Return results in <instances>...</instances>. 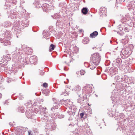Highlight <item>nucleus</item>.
<instances>
[{
    "mask_svg": "<svg viewBox=\"0 0 135 135\" xmlns=\"http://www.w3.org/2000/svg\"><path fill=\"white\" fill-rule=\"evenodd\" d=\"M23 51L22 50L19 49L18 50L17 47H16V50L11 53L12 60L15 62V64L13 65L14 66H13L12 70H10V69L7 67H3L4 68L2 69L3 70L6 72L8 71L9 73H16L18 70L19 66L20 65H25L28 63L27 58L24 59L23 57L22 59L23 56Z\"/></svg>",
    "mask_w": 135,
    "mask_h": 135,
    "instance_id": "obj_1",
    "label": "nucleus"
},
{
    "mask_svg": "<svg viewBox=\"0 0 135 135\" xmlns=\"http://www.w3.org/2000/svg\"><path fill=\"white\" fill-rule=\"evenodd\" d=\"M109 114L111 116L114 117L115 120L121 122L118 124V126L117 128V131H121L125 129V126L123 122H121L124 117L123 113H119L118 111L117 112L116 109L113 108H112L111 111L109 112Z\"/></svg>",
    "mask_w": 135,
    "mask_h": 135,
    "instance_id": "obj_2",
    "label": "nucleus"
},
{
    "mask_svg": "<svg viewBox=\"0 0 135 135\" xmlns=\"http://www.w3.org/2000/svg\"><path fill=\"white\" fill-rule=\"evenodd\" d=\"M131 21L130 18H128V16L125 15L121 20V23L118 26L119 29L120 31L117 33L120 35L122 36L124 33L123 31L125 32H129L130 26L128 24L129 22H128L129 21L130 22Z\"/></svg>",
    "mask_w": 135,
    "mask_h": 135,
    "instance_id": "obj_3",
    "label": "nucleus"
},
{
    "mask_svg": "<svg viewBox=\"0 0 135 135\" xmlns=\"http://www.w3.org/2000/svg\"><path fill=\"white\" fill-rule=\"evenodd\" d=\"M27 109L26 112V116L28 118L33 119H36L34 117L33 113L32 112L33 110H32L31 107L32 106V104L31 101L28 102L25 104Z\"/></svg>",
    "mask_w": 135,
    "mask_h": 135,
    "instance_id": "obj_4",
    "label": "nucleus"
},
{
    "mask_svg": "<svg viewBox=\"0 0 135 135\" xmlns=\"http://www.w3.org/2000/svg\"><path fill=\"white\" fill-rule=\"evenodd\" d=\"M93 91L92 85L88 84H86V85L84 86L83 89L81 91L82 92L83 97V99H85L86 98V94L89 93H92Z\"/></svg>",
    "mask_w": 135,
    "mask_h": 135,
    "instance_id": "obj_5",
    "label": "nucleus"
},
{
    "mask_svg": "<svg viewBox=\"0 0 135 135\" xmlns=\"http://www.w3.org/2000/svg\"><path fill=\"white\" fill-rule=\"evenodd\" d=\"M13 26L12 31L15 34H16V37H18L19 35H17L20 34L21 32L20 28V25L18 21L15 22L13 24Z\"/></svg>",
    "mask_w": 135,
    "mask_h": 135,
    "instance_id": "obj_6",
    "label": "nucleus"
},
{
    "mask_svg": "<svg viewBox=\"0 0 135 135\" xmlns=\"http://www.w3.org/2000/svg\"><path fill=\"white\" fill-rule=\"evenodd\" d=\"M90 58L91 60L90 61L98 65L100 62L101 56L99 53H97L92 55Z\"/></svg>",
    "mask_w": 135,
    "mask_h": 135,
    "instance_id": "obj_7",
    "label": "nucleus"
},
{
    "mask_svg": "<svg viewBox=\"0 0 135 135\" xmlns=\"http://www.w3.org/2000/svg\"><path fill=\"white\" fill-rule=\"evenodd\" d=\"M128 52L129 51L128 50H122L120 54L122 58L123 59H125L128 57L130 55L129 54Z\"/></svg>",
    "mask_w": 135,
    "mask_h": 135,
    "instance_id": "obj_8",
    "label": "nucleus"
},
{
    "mask_svg": "<svg viewBox=\"0 0 135 135\" xmlns=\"http://www.w3.org/2000/svg\"><path fill=\"white\" fill-rule=\"evenodd\" d=\"M47 124L45 128L47 129L48 130L52 131L53 130H54L56 128L55 124L53 123H47Z\"/></svg>",
    "mask_w": 135,
    "mask_h": 135,
    "instance_id": "obj_9",
    "label": "nucleus"
},
{
    "mask_svg": "<svg viewBox=\"0 0 135 135\" xmlns=\"http://www.w3.org/2000/svg\"><path fill=\"white\" fill-rule=\"evenodd\" d=\"M41 7L42 9L44 11H45L46 12H47L48 11H49L50 10L53 9V7L45 3L43 4Z\"/></svg>",
    "mask_w": 135,
    "mask_h": 135,
    "instance_id": "obj_10",
    "label": "nucleus"
},
{
    "mask_svg": "<svg viewBox=\"0 0 135 135\" xmlns=\"http://www.w3.org/2000/svg\"><path fill=\"white\" fill-rule=\"evenodd\" d=\"M9 40H10V38L9 39L8 38L3 37L1 38L0 41L1 43H3V44L4 46H7L8 45H9L11 44V42Z\"/></svg>",
    "mask_w": 135,
    "mask_h": 135,
    "instance_id": "obj_11",
    "label": "nucleus"
},
{
    "mask_svg": "<svg viewBox=\"0 0 135 135\" xmlns=\"http://www.w3.org/2000/svg\"><path fill=\"white\" fill-rule=\"evenodd\" d=\"M107 13L106 8L104 7H102L101 8L99 11V14L101 17H103L106 16Z\"/></svg>",
    "mask_w": 135,
    "mask_h": 135,
    "instance_id": "obj_12",
    "label": "nucleus"
},
{
    "mask_svg": "<svg viewBox=\"0 0 135 135\" xmlns=\"http://www.w3.org/2000/svg\"><path fill=\"white\" fill-rule=\"evenodd\" d=\"M14 9H11V12L10 13V17L11 19H16L17 17V11Z\"/></svg>",
    "mask_w": 135,
    "mask_h": 135,
    "instance_id": "obj_13",
    "label": "nucleus"
},
{
    "mask_svg": "<svg viewBox=\"0 0 135 135\" xmlns=\"http://www.w3.org/2000/svg\"><path fill=\"white\" fill-rule=\"evenodd\" d=\"M118 69L115 67H111L108 71L109 75L112 76L117 73Z\"/></svg>",
    "mask_w": 135,
    "mask_h": 135,
    "instance_id": "obj_14",
    "label": "nucleus"
},
{
    "mask_svg": "<svg viewBox=\"0 0 135 135\" xmlns=\"http://www.w3.org/2000/svg\"><path fill=\"white\" fill-rule=\"evenodd\" d=\"M23 55H26L31 54L32 52V50L31 48L28 47L25 49V51L22 50Z\"/></svg>",
    "mask_w": 135,
    "mask_h": 135,
    "instance_id": "obj_15",
    "label": "nucleus"
},
{
    "mask_svg": "<svg viewBox=\"0 0 135 135\" xmlns=\"http://www.w3.org/2000/svg\"><path fill=\"white\" fill-rule=\"evenodd\" d=\"M59 102L60 103H61V104H63L65 105H70L72 103L70 101V100L68 99L66 100L62 99L60 100Z\"/></svg>",
    "mask_w": 135,
    "mask_h": 135,
    "instance_id": "obj_16",
    "label": "nucleus"
},
{
    "mask_svg": "<svg viewBox=\"0 0 135 135\" xmlns=\"http://www.w3.org/2000/svg\"><path fill=\"white\" fill-rule=\"evenodd\" d=\"M30 62L31 64H33L37 61L36 56H31L29 59Z\"/></svg>",
    "mask_w": 135,
    "mask_h": 135,
    "instance_id": "obj_17",
    "label": "nucleus"
},
{
    "mask_svg": "<svg viewBox=\"0 0 135 135\" xmlns=\"http://www.w3.org/2000/svg\"><path fill=\"white\" fill-rule=\"evenodd\" d=\"M50 32L47 31H46L44 30V31L43 33L44 37L46 39H48L50 38Z\"/></svg>",
    "mask_w": 135,
    "mask_h": 135,
    "instance_id": "obj_18",
    "label": "nucleus"
},
{
    "mask_svg": "<svg viewBox=\"0 0 135 135\" xmlns=\"http://www.w3.org/2000/svg\"><path fill=\"white\" fill-rule=\"evenodd\" d=\"M27 129V128H25L23 127H21L18 131L19 134L20 135L24 134Z\"/></svg>",
    "mask_w": 135,
    "mask_h": 135,
    "instance_id": "obj_19",
    "label": "nucleus"
},
{
    "mask_svg": "<svg viewBox=\"0 0 135 135\" xmlns=\"http://www.w3.org/2000/svg\"><path fill=\"white\" fill-rule=\"evenodd\" d=\"M116 85L115 86V88L117 90H120V86L121 84H118V81H116L115 83H113L112 85V86H113V85Z\"/></svg>",
    "mask_w": 135,
    "mask_h": 135,
    "instance_id": "obj_20",
    "label": "nucleus"
},
{
    "mask_svg": "<svg viewBox=\"0 0 135 135\" xmlns=\"http://www.w3.org/2000/svg\"><path fill=\"white\" fill-rule=\"evenodd\" d=\"M10 54H8L3 56V60L4 61H9L11 59Z\"/></svg>",
    "mask_w": 135,
    "mask_h": 135,
    "instance_id": "obj_21",
    "label": "nucleus"
},
{
    "mask_svg": "<svg viewBox=\"0 0 135 135\" xmlns=\"http://www.w3.org/2000/svg\"><path fill=\"white\" fill-rule=\"evenodd\" d=\"M3 35H4V37L8 38L9 39V38H11L10 37L11 33L10 31H9L6 30L3 33Z\"/></svg>",
    "mask_w": 135,
    "mask_h": 135,
    "instance_id": "obj_22",
    "label": "nucleus"
},
{
    "mask_svg": "<svg viewBox=\"0 0 135 135\" xmlns=\"http://www.w3.org/2000/svg\"><path fill=\"white\" fill-rule=\"evenodd\" d=\"M11 4L12 5L11 3L10 2H6L5 3V5L4 6V8L5 9H10L11 8Z\"/></svg>",
    "mask_w": 135,
    "mask_h": 135,
    "instance_id": "obj_23",
    "label": "nucleus"
},
{
    "mask_svg": "<svg viewBox=\"0 0 135 135\" xmlns=\"http://www.w3.org/2000/svg\"><path fill=\"white\" fill-rule=\"evenodd\" d=\"M28 20L26 19H23L22 21L21 25L24 27H26L29 25Z\"/></svg>",
    "mask_w": 135,
    "mask_h": 135,
    "instance_id": "obj_24",
    "label": "nucleus"
},
{
    "mask_svg": "<svg viewBox=\"0 0 135 135\" xmlns=\"http://www.w3.org/2000/svg\"><path fill=\"white\" fill-rule=\"evenodd\" d=\"M114 61L115 62V65L117 66L119 68L120 65L121 64L122 62L121 60L120 59L118 58L117 59Z\"/></svg>",
    "mask_w": 135,
    "mask_h": 135,
    "instance_id": "obj_25",
    "label": "nucleus"
},
{
    "mask_svg": "<svg viewBox=\"0 0 135 135\" xmlns=\"http://www.w3.org/2000/svg\"><path fill=\"white\" fill-rule=\"evenodd\" d=\"M43 117H42L41 118V119L43 121L44 120V121H47V123L48 122H49V121L48 120L49 117H48V116H47V114L46 113H45V114H43Z\"/></svg>",
    "mask_w": 135,
    "mask_h": 135,
    "instance_id": "obj_26",
    "label": "nucleus"
},
{
    "mask_svg": "<svg viewBox=\"0 0 135 135\" xmlns=\"http://www.w3.org/2000/svg\"><path fill=\"white\" fill-rule=\"evenodd\" d=\"M79 97H80L81 99H79L77 100V102L79 103L80 104H82V102L83 100H84V99H83V94H79Z\"/></svg>",
    "mask_w": 135,
    "mask_h": 135,
    "instance_id": "obj_27",
    "label": "nucleus"
},
{
    "mask_svg": "<svg viewBox=\"0 0 135 135\" xmlns=\"http://www.w3.org/2000/svg\"><path fill=\"white\" fill-rule=\"evenodd\" d=\"M98 65V64H96L93 63V62L90 61V64H89V67L91 69H94Z\"/></svg>",
    "mask_w": 135,
    "mask_h": 135,
    "instance_id": "obj_28",
    "label": "nucleus"
},
{
    "mask_svg": "<svg viewBox=\"0 0 135 135\" xmlns=\"http://www.w3.org/2000/svg\"><path fill=\"white\" fill-rule=\"evenodd\" d=\"M68 113L70 116H74L75 113V111L74 109H71L68 111Z\"/></svg>",
    "mask_w": 135,
    "mask_h": 135,
    "instance_id": "obj_29",
    "label": "nucleus"
},
{
    "mask_svg": "<svg viewBox=\"0 0 135 135\" xmlns=\"http://www.w3.org/2000/svg\"><path fill=\"white\" fill-rule=\"evenodd\" d=\"M64 21L63 18L61 17L57 20L56 23L58 26H59L62 24Z\"/></svg>",
    "mask_w": 135,
    "mask_h": 135,
    "instance_id": "obj_30",
    "label": "nucleus"
},
{
    "mask_svg": "<svg viewBox=\"0 0 135 135\" xmlns=\"http://www.w3.org/2000/svg\"><path fill=\"white\" fill-rule=\"evenodd\" d=\"M98 35V32L97 31L93 32L92 33L90 34V36L91 37L93 38L96 37Z\"/></svg>",
    "mask_w": 135,
    "mask_h": 135,
    "instance_id": "obj_31",
    "label": "nucleus"
},
{
    "mask_svg": "<svg viewBox=\"0 0 135 135\" xmlns=\"http://www.w3.org/2000/svg\"><path fill=\"white\" fill-rule=\"evenodd\" d=\"M88 12V8L86 7H83L81 10V12L84 15H86Z\"/></svg>",
    "mask_w": 135,
    "mask_h": 135,
    "instance_id": "obj_32",
    "label": "nucleus"
},
{
    "mask_svg": "<svg viewBox=\"0 0 135 135\" xmlns=\"http://www.w3.org/2000/svg\"><path fill=\"white\" fill-rule=\"evenodd\" d=\"M53 17H54L52 18L53 19H57L58 20L61 17V16L57 13L55 14ZM52 17H53V16Z\"/></svg>",
    "mask_w": 135,
    "mask_h": 135,
    "instance_id": "obj_33",
    "label": "nucleus"
},
{
    "mask_svg": "<svg viewBox=\"0 0 135 135\" xmlns=\"http://www.w3.org/2000/svg\"><path fill=\"white\" fill-rule=\"evenodd\" d=\"M59 106L58 104H57L56 103H55L53 104V107L51 108V110L53 111L54 110L57 109Z\"/></svg>",
    "mask_w": 135,
    "mask_h": 135,
    "instance_id": "obj_34",
    "label": "nucleus"
},
{
    "mask_svg": "<svg viewBox=\"0 0 135 135\" xmlns=\"http://www.w3.org/2000/svg\"><path fill=\"white\" fill-rule=\"evenodd\" d=\"M47 110V109L46 107H43L41 108V113H43V114L46 113L47 112L46 111V110Z\"/></svg>",
    "mask_w": 135,
    "mask_h": 135,
    "instance_id": "obj_35",
    "label": "nucleus"
},
{
    "mask_svg": "<svg viewBox=\"0 0 135 135\" xmlns=\"http://www.w3.org/2000/svg\"><path fill=\"white\" fill-rule=\"evenodd\" d=\"M89 41V38L88 37H85L82 40V42L84 44H87Z\"/></svg>",
    "mask_w": 135,
    "mask_h": 135,
    "instance_id": "obj_36",
    "label": "nucleus"
},
{
    "mask_svg": "<svg viewBox=\"0 0 135 135\" xmlns=\"http://www.w3.org/2000/svg\"><path fill=\"white\" fill-rule=\"evenodd\" d=\"M11 25V23L8 21L6 22L3 24V25L5 27H8Z\"/></svg>",
    "mask_w": 135,
    "mask_h": 135,
    "instance_id": "obj_37",
    "label": "nucleus"
},
{
    "mask_svg": "<svg viewBox=\"0 0 135 135\" xmlns=\"http://www.w3.org/2000/svg\"><path fill=\"white\" fill-rule=\"evenodd\" d=\"M56 115L57 116V117H58L59 118H63L64 117V115L62 114H60L59 113H55Z\"/></svg>",
    "mask_w": 135,
    "mask_h": 135,
    "instance_id": "obj_38",
    "label": "nucleus"
},
{
    "mask_svg": "<svg viewBox=\"0 0 135 135\" xmlns=\"http://www.w3.org/2000/svg\"><path fill=\"white\" fill-rule=\"evenodd\" d=\"M49 91L48 90H45L43 91V93L46 96H48L49 95Z\"/></svg>",
    "mask_w": 135,
    "mask_h": 135,
    "instance_id": "obj_39",
    "label": "nucleus"
},
{
    "mask_svg": "<svg viewBox=\"0 0 135 135\" xmlns=\"http://www.w3.org/2000/svg\"><path fill=\"white\" fill-rule=\"evenodd\" d=\"M127 76L124 75L122 76L121 78V80L126 82L127 80Z\"/></svg>",
    "mask_w": 135,
    "mask_h": 135,
    "instance_id": "obj_40",
    "label": "nucleus"
},
{
    "mask_svg": "<svg viewBox=\"0 0 135 135\" xmlns=\"http://www.w3.org/2000/svg\"><path fill=\"white\" fill-rule=\"evenodd\" d=\"M81 89V87L78 85L77 86H75L74 89V90L76 91H80V90Z\"/></svg>",
    "mask_w": 135,
    "mask_h": 135,
    "instance_id": "obj_41",
    "label": "nucleus"
},
{
    "mask_svg": "<svg viewBox=\"0 0 135 135\" xmlns=\"http://www.w3.org/2000/svg\"><path fill=\"white\" fill-rule=\"evenodd\" d=\"M35 4L36 8H39L41 6V5L39 2H35Z\"/></svg>",
    "mask_w": 135,
    "mask_h": 135,
    "instance_id": "obj_42",
    "label": "nucleus"
},
{
    "mask_svg": "<svg viewBox=\"0 0 135 135\" xmlns=\"http://www.w3.org/2000/svg\"><path fill=\"white\" fill-rule=\"evenodd\" d=\"M18 111L21 113H23L24 111V109L22 107H20L18 109Z\"/></svg>",
    "mask_w": 135,
    "mask_h": 135,
    "instance_id": "obj_43",
    "label": "nucleus"
},
{
    "mask_svg": "<svg viewBox=\"0 0 135 135\" xmlns=\"http://www.w3.org/2000/svg\"><path fill=\"white\" fill-rule=\"evenodd\" d=\"M55 45L53 44H51L50 46V49L52 50H54L55 48Z\"/></svg>",
    "mask_w": 135,
    "mask_h": 135,
    "instance_id": "obj_44",
    "label": "nucleus"
},
{
    "mask_svg": "<svg viewBox=\"0 0 135 135\" xmlns=\"http://www.w3.org/2000/svg\"><path fill=\"white\" fill-rule=\"evenodd\" d=\"M18 98L20 100H22L24 98L23 95H22L21 94H19L18 95Z\"/></svg>",
    "mask_w": 135,
    "mask_h": 135,
    "instance_id": "obj_45",
    "label": "nucleus"
},
{
    "mask_svg": "<svg viewBox=\"0 0 135 135\" xmlns=\"http://www.w3.org/2000/svg\"><path fill=\"white\" fill-rule=\"evenodd\" d=\"M78 48L77 47H74L73 48V50L75 52H76L78 50Z\"/></svg>",
    "mask_w": 135,
    "mask_h": 135,
    "instance_id": "obj_46",
    "label": "nucleus"
},
{
    "mask_svg": "<svg viewBox=\"0 0 135 135\" xmlns=\"http://www.w3.org/2000/svg\"><path fill=\"white\" fill-rule=\"evenodd\" d=\"M121 78V77L119 76H116L115 78V80H116V81H117V80H118Z\"/></svg>",
    "mask_w": 135,
    "mask_h": 135,
    "instance_id": "obj_47",
    "label": "nucleus"
},
{
    "mask_svg": "<svg viewBox=\"0 0 135 135\" xmlns=\"http://www.w3.org/2000/svg\"><path fill=\"white\" fill-rule=\"evenodd\" d=\"M113 96H112L111 97V98H112L111 100L113 102L115 103L116 102H117L116 99V98H113Z\"/></svg>",
    "mask_w": 135,
    "mask_h": 135,
    "instance_id": "obj_48",
    "label": "nucleus"
},
{
    "mask_svg": "<svg viewBox=\"0 0 135 135\" xmlns=\"http://www.w3.org/2000/svg\"><path fill=\"white\" fill-rule=\"evenodd\" d=\"M129 48L131 50H132L134 47L133 45L132 44H130L129 45Z\"/></svg>",
    "mask_w": 135,
    "mask_h": 135,
    "instance_id": "obj_49",
    "label": "nucleus"
},
{
    "mask_svg": "<svg viewBox=\"0 0 135 135\" xmlns=\"http://www.w3.org/2000/svg\"><path fill=\"white\" fill-rule=\"evenodd\" d=\"M122 42L123 44H126V43L128 42V41L126 40V39H123L122 41Z\"/></svg>",
    "mask_w": 135,
    "mask_h": 135,
    "instance_id": "obj_50",
    "label": "nucleus"
},
{
    "mask_svg": "<svg viewBox=\"0 0 135 135\" xmlns=\"http://www.w3.org/2000/svg\"><path fill=\"white\" fill-rule=\"evenodd\" d=\"M102 78L103 79H104V80L106 79L107 78V76L105 74H104L102 76Z\"/></svg>",
    "mask_w": 135,
    "mask_h": 135,
    "instance_id": "obj_51",
    "label": "nucleus"
},
{
    "mask_svg": "<svg viewBox=\"0 0 135 135\" xmlns=\"http://www.w3.org/2000/svg\"><path fill=\"white\" fill-rule=\"evenodd\" d=\"M43 87L46 88L48 86V84L46 83H44L43 84Z\"/></svg>",
    "mask_w": 135,
    "mask_h": 135,
    "instance_id": "obj_52",
    "label": "nucleus"
},
{
    "mask_svg": "<svg viewBox=\"0 0 135 135\" xmlns=\"http://www.w3.org/2000/svg\"><path fill=\"white\" fill-rule=\"evenodd\" d=\"M84 65L86 67H89V64L87 62H84Z\"/></svg>",
    "mask_w": 135,
    "mask_h": 135,
    "instance_id": "obj_53",
    "label": "nucleus"
},
{
    "mask_svg": "<svg viewBox=\"0 0 135 135\" xmlns=\"http://www.w3.org/2000/svg\"><path fill=\"white\" fill-rule=\"evenodd\" d=\"M12 80L11 79L7 78V81L8 83H10L11 81Z\"/></svg>",
    "mask_w": 135,
    "mask_h": 135,
    "instance_id": "obj_54",
    "label": "nucleus"
},
{
    "mask_svg": "<svg viewBox=\"0 0 135 135\" xmlns=\"http://www.w3.org/2000/svg\"><path fill=\"white\" fill-rule=\"evenodd\" d=\"M85 72L84 71H80V74L81 75H83L84 74Z\"/></svg>",
    "mask_w": 135,
    "mask_h": 135,
    "instance_id": "obj_55",
    "label": "nucleus"
},
{
    "mask_svg": "<svg viewBox=\"0 0 135 135\" xmlns=\"http://www.w3.org/2000/svg\"><path fill=\"white\" fill-rule=\"evenodd\" d=\"M28 135H33L31 131L30 130L28 131Z\"/></svg>",
    "mask_w": 135,
    "mask_h": 135,
    "instance_id": "obj_56",
    "label": "nucleus"
},
{
    "mask_svg": "<svg viewBox=\"0 0 135 135\" xmlns=\"http://www.w3.org/2000/svg\"><path fill=\"white\" fill-rule=\"evenodd\" d=\"M9 103V102L7 100L5 101L4 103V104L5 105H8Z\"/></svg>",
    "mask_w": 135,
    "mask_h": 135,
    "instance_id": "obj_57",
    "label": "nucleus"
},
{
    "mask_svg": "<svg viewBox=\"0 0 135 135\" xmlns=\"http://www.w3.org/2000/svg\"><path fill=\"white\" fill-rule=\"evenodd\" d=\"M84 115V113H81L80 114V116L81 118H83Z\"/></svg>",
    "mask_w": 135,
    "mask_h": 135,
    "instance_id": "obj_58",
    "label": "nucleus"
},
{
    "mask_svg": "<svg viewBox=\"0 0 135 135\" xmlns=\"http://www.w3.org/2000/svg\"><path fill=\"white\" fill-rule=\"evenodd\" d=\"M34 112L35 113H38V111L37 108H35L34 109Z\"/></svg>",
    "mask_w": 135,
    "mask_h": 135,
    "instance_id": "obj_59",
    "label": "nucleus"
},
{
    "mask_svg": "<svg viewBox=\"0 0 135 135\" xmlns=\"http://www.w3.org/2000/svg\"><path fill=\"white\" fill-rule=\"evenodd\" d=\"M69 90L68 89L66 90L65 89V92L66 94H67L68 95L69 94V93L68 92V91H69Z\"/></svg>",
    "mask_w": 135,
    "mask_h": 135,
    "instance_id": "obj_60",
    "label": "nucleus"
},
{
    "mask_svg": "<svg viewBox=\"0 0 135 135\" xmlns=\"http://www.w3.org/2000/svg\"><path fill=\"white\" fill-rule=\"evenodd\" d=\"M21 4V5L22 4H23L24 3L25 1L24 0H20Z\"/></svg>",
    "mask_w": 135,
    "mask_h": 135,
    "instance_id": "obj_61",
    "label": "nucleus"
},
{
    "mask_svg": "<svg viewBox=\"0 0 135 135\" xmlns=\"http://www.w3.org/2000/svg\"><path fill=\"white\" fill-rule=\"evenodd\" d=\"M119 0H116V4H118V3L121 4V2H119Z\"/></svg>",
    "mask_w": 135,
    "mask_h": 135,
    "instance_id": "obj_62",
    "label": "nucleus"
},
{
    "mask_svg": "<svg viewBox=\"0 0 135 135\" xmlns=\"http://www.w3.org/2000/svg\"><path fill=\"white\" fill-rule=\"evenodd\" d=\"M73 119L72 117V116H70V117L68 119V120L69 121Z\"/></svg>",
    "mask_w": 135,
    "mask_h": 135,
    "instance_id": "obj_63",
    "label": "nucleus"
},
{
    "mask_svg": "<svg viewBox=\"0 0 135 135\" xmlns=\"http://www.w3.org/2000/svg\"><path fill=\"white\" fill-rule=\"evenodd\" d=\"M16 3L17 2L15 0L13 1L12 2V3L15 4H16Z\"/></svg>",
    "mask_w": 135,
    "mask_h": 135,
    "instance_id": "obj_64",
    "label": "nucleus"
}]
</instances>
